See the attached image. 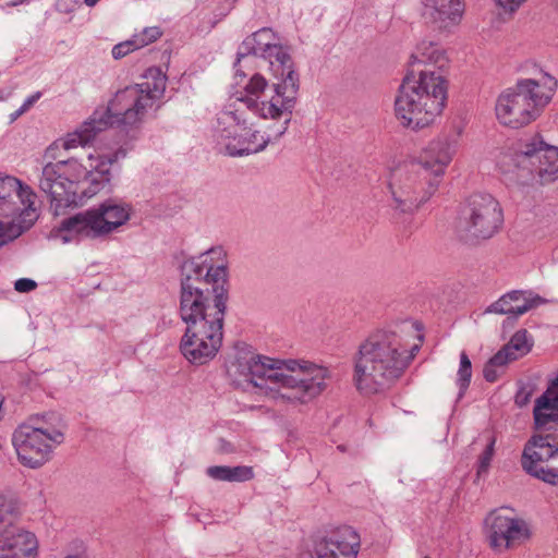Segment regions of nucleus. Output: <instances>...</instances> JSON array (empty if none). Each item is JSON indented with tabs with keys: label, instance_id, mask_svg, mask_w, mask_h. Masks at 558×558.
I'll list each match as a JSON object with an SVG mask.
<instances>
[{
	"label": "nucleus",
	"instance_id": "nucleus-1",
	"mask_svg": "<svg viewBox=\"0 0 558 558\" xmlns=\"http://www.w3.org/2000/svg\"><path fill=\"white\" fill-rule=\"evenodd\" d=\"M236 98L217 118L215 134L229 156H244L264 150L287 132L298 96L268 94L267 81L254 74Z\"/></svg>",
	"mask_w": 558,
	"mask_h": 558
},
{
	"label": "nucleus",
	"instance_id": "nucleus-2",
	"mask_svg": "<svg viewBox=\"0 0 558 558\" xmlns=\"http://www.w3.org/2000/svg\"><path fill=\"white\" fill-rule=\"evenodd\" d=\"M236 372L255 393L277 404H307L327 389L328 368L306 360L270 359L260 354L240 355Z\"/></svg>",
	"mask_w": 558,
	"mask_h": 558
},
{
	"label": "nucleus",
	"instance_id": "nucleus-3",
	"mask_svg": "<svg viewBox=\"0 0 558 558\" xmlns=\"http://www.w3.org/2000/svg\"><path fill=\"white\" fill-rule=\"evenodd\" d=\"M418 345L409 347L402 330L380 329L363 341L354 356L353 383L365 396L383 393L403 375Z\"/></svg>",
	"mask_w": 558,
	"mask_h": 558
},
{
	"label": "nucleus",
	"instance_id": "nucleus-4",
	"mask_svg": "<svg viewBox=\"0 0 558 558\" xmlns=\"http://www.w3.org/2000/svg\"><path fill=\"white\" fill-rule=\"evenodd\" d=\"M166 76L158 69H149L142 83L119 90L106 109L96 110L75 131L62 140L65 150L90 144L99 133L113 124L134 125L141 122L149 108L162 97Z\"/></svg>",
	"mask_w": 558,
	"mask_h": 558
},
{
	"label": "nucleus",
	"instance_id": "nucleus-5",
	"mask_svg": "<svg viewBox=\"0 0 558 558\" xmlns=\"http://www.w3.org/2000/svg\"><path fill=\"white\" fill-rule=\"evenodd\" d=\"M213 255L223 257L221 248L185 260L181 267V291L179 313L183 323L209 320L219 311L225 319L228 300L227 263L214 264Z\"/></svg>",
	"mask_w": 558,
	"mask_h": 558
},
{
	"label": "nucleus",
	"instance_id": "nucleus-6",
	"mask_svg": "<svg viewBox=\"0 0 558 558\" xmlns=\"http://www.w3.org/2000/svg\"><path fill=\"white\" fill-rule=\"evenodd\" d=\"M447 81L439 72H408L395 99V117L401 126L418 131L429 126L445 108Z\"/></svg>",
	"mask_w": 558,
	"mask_h": 558
},
{
	"label": "nucleus",
	"instance_id": "nucleus-7",
	"mask_svg": "<svg viewBox=\"0 0 558 558\" xmlns=\"http://www.w3.org/2000/svg\"><path fill=\"white\" fill-rule=\"evenodd\" d=\"M557 80L543 69L534 66L533 76L518 80L514 86L504 90L496 101L499 122L512 129L534 121L553 99Z\"/></svg>",
	"mask_w": 558,
	"mask_h": 558
},
{
	"label": "nucleus",
	"instance_id": "nucleus-8",
	"mask_svg": "<svg viewBox=\"0 0 558 558\" xmlns=\"http://www.w3.org/2000/svg\"><path fill=\"white\" fill-rule=\"evenodd\" d=\"M126 156L122 146L108 149L98 148L85 159L68 158L56 163L72 191H77L84 198H90L104 190L111 181V167Z\"/></svg>",
	"mask_w": 558,
	"mask_h": 558
},
{
	"label": "nucleus",
	"instance_id": "nucleus-9",
	"mask_svg": "<svg viewBox=\"0 0 558 558\" xmlns=\"http://www.w3.org/2000/svg\"><path fill=\"white\" fill-rule=\"evenodd\" d=\"M132 214L130 204L108 199L98 207L78 213L61 221L53 230V238L63 244L77 242L81 238L107 236L125 225Z\"/></svg>",
	"mask_w": 558,
	"mask_h": 558
},
{
	"label": "nucleus",
	"instance_id": "nucleus-10",
	"mask_svg": "<svg viewBox=\"0 0 558 558\" xmlns=\"http://www.w3.org/2000/svg\"><path fill=\"white\" fill-rule=\"evenodd\" d=\"M248 56L260 57L269 62L276 82L271 87L267 86L268 94L287 95L288 89H292V96H298L299 74L294 70L290 54L279 44L271 28H260L243 40L238 50V62Z\"/></svg>",
	"mask_w": 558,
	"mask_h": 558
},
{
	"label": "nucleus",
	"instance_id": "nucleus-11",
	"mask_svg": "<svg viewBox=\"0 0 558 558\" xmlns=\"http://www.w3.org/2000/svg\"><path fill=\"white\" fill-rule=\"evenodd\" d=\"M36 193L12 175L0 174V246L28 230L38 218Z\"/></svg>",
	"mask_w": 558,
	"mask_h": 558
},
{
	"label": "nucleus",
	"instance_id": "nucleus-12",
	"mask_svg": "<svg viewBox=\"0 0 558 558\" xmlns=\"http://www.w3.org/2000/svg\"><path fill=\"white\" fill-rule=\"evenodd\" d=\"M504 223L499 202L487 193H474L468 197L456 223V232L466 243H477L493 238Z\"/></svg>",
	"mask_w": 558,
	"mask_h": 558
},
{
	"label": "nucleus",
	"instance_id": "nucleus-13",
	"mask_svg": "<svg viewBox=\"0 0 558 558\" xmlns=\"http://www.w3.org/2000/svg\"><path fill=\"white\" fill-rule=\"evenodd\" d=\"M438 184L424 172L420 163L413 161L391 169L388 189L393 208L401 213H411L427 202L436 192Z\"/></svg>",
	"mask_w": 558,
	"mask_h": 558
},
{
	"label": "nucleus",
	"instance_id": "nucleus-14",
	"mask_svg": "<svg viewBox=\"0 0 558 558\" xmlns=\"http://www.w3.org/2000/svg\"><path fill=\"white\" fill-rule=\"evenodd\" d=\"M21 510L17 500L0 494V558H37L36 535L19 524Z\"/></svg>",
	"mask_w": 558,
	"mask_h": 558
},
{
	"label": "nucleus",
	"instance_id": "nucleus-15",
	"mask_svg": "<svg viewBox=\"0 0 558 558\" xmlns=\"http://www.w3.org/2000/svg\"><path fill=\"white\" fill-rule=\"evenodd\" d=\"M208 316L209 320L186 324L181 339V352L192 364H206L217 355L222 344V314L216 311Z\"/></svg>",
	"mask_w": 558,
	"mask_h": 558
},
{
	"label": "nucleus",
	"instance_id": "nucleus-16",
	"mask_svg": "<svg viewBox=\"0 0 558 558\" xmlns=\"http://www.w3.org/2000/svg\"><path fill=\"white\" fill-rule=\"evenodd\" d=\"M512 161L514 168L526 170L543 184L558 178V147L546 144L539 135L521 140Z\"/></svg>",
	"mask_w": 558,
	"mask_h": 558
},
{
	"label": "nucleus",
	"instance_id": "nucleus-17",
	"mask_svg": "<svg viewBox=\"0 0 558 558\" xmlns=\"http://www.w3.org/2000/svg\"><path fill=\"white\" fill-rule=\"evenodd\" d=\"M521 465L527 474L558 486V434L532 436L524 446Z\"/></svg>",
	"mask_w": 558,
	"mask_h": 558
},
{
	"label": "nucleus",
	"instance_id": "nucleus-18",
	"mask_svg": "<svg viewBox=\"0 0 558 558\" xmlns=\"http://www.w3.org/2000/svg\"><path fill=\"white\" fill-rule=\"evenodd\" d=\"M484 531L489 546L497 551L517 548L530 538L527 523L502 510H495L485 518Z\"/></svg>",
	"mask_w": 558,
	"mask_h": 558
},
{
	"label": "nucleus",
	"instance_id": "nucleus-19",
	"mask_svg": "<svg viewBox=\"0 0 558 558\" xmlns=\"http://www.w3.org/2000/svg\"><path fill=\"white\" fill-rule=\"evenodd\" d=\"M12 444L20 462L32 469L40 468L48 462L53 449L60 445L51 442L43 432L24 424L14 430Z\"/></svg>",
	"mask_w": 558,
	"mask_h": 558
},
{
	"label": "nucleus",
	"instance_id": "nucleus-20",
	"mask_svg": "<svg viewBox=\"0 0 558 558\" xmlns=\"http://www.w3.org/2000/svg\"><path fill=\"white\" fill-rule=\"evenodd\" d=\"M56 162L48 161L43 166L37 178L38 189L49 197L50 208L54 215H61L72 206L82 204L77 191H72Z\"/></svg>",
	"mask_w": 558,
	"mask_h": 558
},
{
	"label": "nucleus",
	"instance_id": "nucleus-21",
	"mask_svg": "<svg viewBox=\"0 0 558 558\" xmlns=\"http://www.w3.org/2000/svg\"><path fill=\"white\" fill-rule=\"evenodd\" d=\"M360 535L351 526H341L315 542L311 558H356Z\"/></svg>",
	"mask_w": 558,
	"mask_h": 558
},
{
	"label": "nucleus",
	"instance_id": "nucleus-22",
	"mask_svg": "<svg viewBox=\"0 0 558 558\" xmlns=\"http://www.w3.org/2000/svg\"><path fill=\"white\" fill-rule=\"evenodd\" d=\"M456 154V143L448 137H438L428 143L421 151L418 158L413 160L420 163L424 172L439 185L441 177L452 161Z\"/></svg>",
	"mask_w": 558,
	"mask_h": 558
},
{
	"label": "nucleus",
	"instance_id": "nucleus-23",
	"mask_svg": "<svg viewBox=\"0 0 558 558\" xmlns=\"http://www.w3.org/2000/svg\"><path fill=\"white\" fill-rule=\"evenodd\" d=\"M463 11L462 0H423V19L438 31L457 26L462 20Z\"/></svg>",
	"mask_w": 558,
	"mask_h": 558
},
{
	"label": "nucleus",
	"instance_id": "nucleus-24",
	"mask_svg": "<svg viewBox=\"0 0 558 558\" xmlns=\"http://www.w3.org/2000/svg\"><path fill=\"white\" fill-rule=\"evenodd\" d=\"M545 303L546 300L539 295L526 294L523 291L514 290L506 293L496 302L490 304L487 307L486 313L509 315L515 319L527 311Z\"/></svg>",
	"mask_w": 558,
	"mask_h": 558
},
{
	"label": "nucleus",
	"instance_id": "nucleus-25",
	"mask_svg": "<svg viewBox=\"0 0 558 558\" xmlns=\"http://www.w3.org/2000/svg\"><path fill=\"white\" fill-rule=\"evenodd\" d=\"M533 416L537 429L558 425V374L535 400Z\"/></svg>",
	"mask_w": 558,
	"mask_h": 558
},
{
	"label": "nucleus",
	"instance_id": "nucleus-26",
	"mask_svg": "<svg viewBox=\"0 0 558 558\" xmlns=\"http://www.w3.org/2000/svg\"><path fill=\"white\" fill-rule=\"evenodd\" d=\"M447 63L444 51L433 41L423 40L417 44L410 56V71H414L417 76L421 70L435 71L442 74V69Z\"/></svg>",
	"mask_w": 558,
	"mask_h": 558
},
{
	"label": "nucleus",
	"instance_id": "nucleus-27",
	"mask_svg": "<svg viewBox=\"0 0 558 558\" xmlns=\"http://www.w3.org/2000/svg\"><path fill=\"white\" fill-rule=\"evenodd\" d=\"M31 428H36L43 432V435L47 437L51 442L62 444L64 441V433L66 425L62 417L57 413H46L31 417L27 423Z\"/></svg>",
	"mask_w": 558,
	"mask_h": 558
},
{
	"label": "nucleus",
	"instance_id": "nucleus-28",
	"mask_svg": "<svg viewBox=\"0 0 558 558\" xmlns=\"http://www.w3.org/2000/svg\"><path fill=\"white\" fill-rule=\"evenodd\" d=\"M206 474L213 480L223 482H246L254 477L253 469L246 465H214L207 468Z\"/></svg>",
	"mask_w": 558,
	"mask_h": 558
},
{
	"label": "nucleus",
	"instance_id": "nucleus-29",
	"mask_svg": "<svg viewBox=\"0 0 558 558\" xmlns=\"http://www.w3.org/2000/svg\"><path fill=\"white\" fill-rule=\"evenodd\" d=\"M531 347L532 344L529 341L526 330H519L511 337L510 341L498 351V353L501 354L502 359L509 363L527 354Z\"/></svg>",
	"mask_w": 558,
	"mask_h": 558
},
{
	"label": "nucleus",
	"instance_id": "nucleus-30",
	"mask_svg": "<svg viewBox=\"0 0 558 558\" xmlns=\"http://www.w3.org/2000/svg\"><path fill=\"white\" fill-rule=\"evenodd\" d=\"M472 377V364L465 352L460 354V366L458 369V378L457 384L459 386L460 392L459 398H462L465 390L468 389Z\"/></svg>",
	"mask_w": 558,
	"mask_h": 558
},
{
	"label": "nucleus",
	"instance_id": "nucleus-31",
	"mask_svg": "<svg viewBox=\"0 0 558 558\" xmlns=\"http://www.w3.org/2000/svg\"><path fill=\"white\" fill-rule=\"evenodd\" d=\"M508 364L506 360L502 359V355L498 352L489 359V361L485 364L483 369L484 378L489 381H496L501 373L504 372V367Z\"/></svg>",
	"mask_w": 558,
	"mask_h": 558
},
{
	"label": "nucleus",
	"instance_id": "nucleus-32",
	"mask_svg": "<svg viewBox=\"0 0 558 558\" xmlns=\"http://www.w3.org/2000/svg\"><path fill=\"white\" fill-rule=\"evenodd\" d=\"M161 35L162 32L158 26H150L145 27L140 34H135L132 39L136 48L140 49L156 41Z\"/></svg>",
	"mask_w": 558,
	"mask_h": 558
},
{
	"label": "nucleus",
	"instance_id": "nucleus-33",
	"mask_svg": "<svg viewBox=\"0 0 558 558\" xmlns=\"http://www.w3.org/2000/svg\"><path fill=\"white\" fill-rule=\"evenodd\" d=\"M495 442H496V439L494 437L490 438L489 442L486 446V449L481 454L480 461H478V469H477L478 474L487 472L490 461L494 457Z\"/></svg>",
	"mask_w": 558,
	"mask_h": 558
},
{
	"label": "nucleus",
	"instance_id": "nucleus-34",
	"mask_svg": "<svg viewBox=\"0 0 558 558\" xmlns=\"http://www.w3.org/2000/svg\"><path fill=\"white\" fill-rule=\"evenodd\" d=\"M137 48H136L133 39L125 40V41H122V43L116 45L112 48V57L118 60V59L125 57L128 53H130L131 51H134Z\"/></svg>",
	"mask_w": 558,
	"mask_h": 558
},
{
	"label": "nucleus",
	"instance_id": "nucleus-35",
	"mask_svg": "<svg viewBox=\"0 0 558 558\" xmlns=\"http://www.w3.org/2000/svg\"><path fill=\"white\" fill-rule=\"evenodd\" d=\"M37 287V283L35 280L33 279H28V278H21V279H17L14 283V289L17 291V292H21V293H27V292H31L33 290H35Z\"/></svg>",
	"mask_w": 558,
	"mask_h": 558
},
{
	"label": "nucleus",
	"instance_id": "nucleus-36",
	"mask_svg": "<svg viewBox=\"0 0 558 558\" xmlns=\"http://www.w3.org/2000/svg\"><path fill=\"white\" fill-rule=\"evenodd\" d=\"M81 4V0H57L56 7L62 13H71Z\"/></svg>",
	"mask_w": 558,
	"mask_h": 558
},
{
	"label": "nucleus",
	"instance_id": "nucleus-37",
	"mask_svg": "<svg viewBox=\"0 0 558 558\" xmlns=\"http://www.w3.org/2000/svg\"><path fill=\"white\" fill-rule=\"evenodd\" d=\"M496 1L505 10L512 12L515 9H518L525 0H496Z\"/></svg>",
	"mask_w": 558,
	"mask_h": 558
},
{
	"label": "nucleus",
	"instance_id": "nucleus-38",
	"mask_svg": "<svg viewBox=\"0 0 558 558\" xmlns=\"http://www.w3.org/2000/svg\"><path fill=\"white\" fill-rule=\"evenodd\" d=\"M58 149V146H57V143L50 145L47 149H46V153H45V157L46 158H52L54 159L57 156H56V150Z\"/></svg>",
	"mask_w": 558,
	"mask_h": 558
},
{
	"label": "nucleus",
	"instance_id": "nucleus-39",
	"mask_svg": "<svg viewBox=\"0 0 558 558\" xmlns=\"http://www.w3.org/2000/svg\"><path fill=\"white\" fill-rule=\"evenodd\" d=\"M39 97V93L32 95L24 101V104L26 105V107L31 108L38 100Z\"/></svg>",
	"mask_w": 558,
	"mask_h": 558
},
{
	"label": "nucleus",
	"instance_id": "nucleus-40",
	"mask_svg": "<svg viewBox=\"0 0 558 558\" xmlns=\"http://www.w3.org/2000/svg\"><path fill=\"white\" fill-rule=\"evenodd\" d=\"M100 0H84L83 2L85 3V5H87L88 8H93L95 7Z\"/></svg>",
	"mask_w": 558,
	"mask_h": 558
},
{
	"label": "nucleus",
	"instance_id": "nucleus-41",
	"mask_svg": "<svg viewBox=\"0 0 558 558\" xmlns=\"http://www.w3.org/2000/svg\"><path fill=\"white\" fill-rule=\"evenodd\" d=\"M527 401V396H525L524 398H521L520 400V396H517V399H515V402L519 404V405H524Z\"/></svg>",
	"mask_w": 558,
	"mask_h": 558
},
{
	"label": "nucleus",
	"instance_id": "nucleus-42",
	"mask_svg": "<svg viewBox=\"0 0 558 558\" xmlns=\"http://www.w3.org/2000/svg\"><path fill=\"white\" fill-rule=\"evenodd\" d=\"M20 109V112L23 114L24 112H26L29 108L26 107V105L23 102V105L19 108Z\"/></svg>",
	"mask_w": 558,
	"mask_h": 558
},
{
	"label": "nucleus",
	"instance_id": "nucleus-43",
	"mask_svg": "<svg viewBox=\"0 0 558 558\" xmlns=\"http://www.w3.org/2000/svg\"><path fill=\"white\" fill-rule=\"evenodd\" d=\"M20 109V112L23 114L24 112H26L29 108L26 107V105L23 102V105L19 108Z\"/></svg>",
	"mask_w": 558,
	"mask_h": 558
},
{
	"label": "nucleus",
	"instance_id": "nucleus-44",
	"mask_svg": "<svg viewBox=\"0 0 558 558\" xmlns=\"http://www.w3.org/2000/svg\"><path fill=\"white\" fill-rule=\"evenodd\" d=\"M64 558H86V557H83V556H78V555H69Z\"/></svg>",
	"mask_w": 558,
	"mask_h": 558
},
{
	"label": "nucleus",
	"instance_id": "nucleus-45",
	"mask_svg": "<svg viewBox=\"0 0 558 558\" xmlns=\"http://www.w3.org/2000/svg\"><path fill=\"white\" fill-rule=\"evenodd\" d=\"M21 114H22V113L20 112V109H17V110L15 111V113H14V118H16V117H19V116H21Z\"/></svg>",
	"mask_w": 558,
	"mask_h": 558
},
{
	"label": "nucleus",
	"instance_id": "nucleus-46",
	"mask_svg": "<svg viewBox=\"0 0 558 558\" xmlns=\"http://www.w3.org/2000/svg\"><path fill=\"white\" fill-rule=\"evenodd\" d=\"M423 558H430L429 556H424Z\"/></svg>",
	"mask_w": 558,
	"mask_h": 558
}]
</instances>
